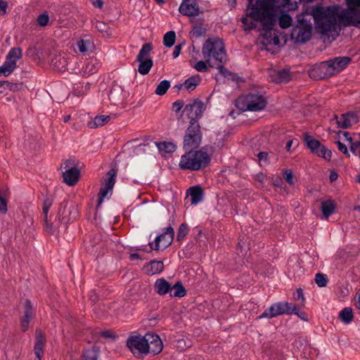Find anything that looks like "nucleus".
Segmentation results:
<instances>
[{"mask_svg": "<svg viewBox=\"0 0 360 360\" xmlns=\"http://www.w3.org/2000/svg\"><path fill=\"white\" fill-rule=\"evenodd\" d=\"M248 0L245 9V16L241 18L244 25V30L250 31L257 27V24L253 21H249L248 18L253 20H263L266 27H271L278 14L283 12L282 0Z\"/></svg>", "mask_w": 360, "mask_h": 360, "instance_id": "1", "label": "nucleus"}, {"mask_svg": "<svg viewBox=\"0 0 360 360\" xmlns=\"http://www.w3.org/2000/svg\"><path fill=\"white\" fill-rule=\"evenodd\" d=\"M179 163L180 169L184 170L198 171L207 167L211 162L210 155L202 150H184Z\"/></svg>", "mask_w": 360, "mask_h": 360, "instance_id": "2", "label": "nucleus"}, {"mask_svg": "<svg viewBox=\"0 0 360 360\" xmlns=\"http://www.w3.org/2000/svg\"><path fill=\"white\" fill-rule=\"evenodd\" d=\"M202 53L210 68L214 67V64L211 63V56L218 63H226V53L224 43L219 38L207 39L203 44Z\"/></svg>", "mask_w": 360, "mask_h": 360, "instance_id": "3", "label": "nucleus"}, {"mask_svg": "<svg viewBox=\"0 0 360 360\" xmlns=\"http://www.w3.org/2000/svg\"><path fill=\"white\" fill-rule=\"evenodd\" d=\"M266 105V98L257 93H249L236 100V106L241 111H260L264 110Z\"/></svg>", "mask_w": 360, "mask_h": 360, "instance_id": "4", "label": "nucleus"}, {"mask_svg": "<svg viewBox=\"0 0 360 360\" xmlns=\"http://www.w3.org/2000/svg\"><path fill=\"white\" fill-rule=\"evenodd\" d=\"M303 15L304 13L297 15V25L291 31V39L296 43L304 44L311 38V24Z\"/></svg>", "mask_w": 360, "mask_h": 360, "instance_id": "5", "label": "nucleus"}, {"mask_svg": "<svg viewBox=\"0 0 360 360\" xmlns=\"http://www.w3.org/2000/svg\"><path fill=\"white\" fill-rule=\"evenodd\" d=\"M79 217L77 206L74 203L69 204L68 201L64 200L58 208L57 218L53 222L56 225V230L60 227L62 223L67 225L68 223L75 221ZM66 228V226H65Z\"/></svg>", "mask_w": 360, "mask_h": 360, "instance_id": "6", "label": "nucleus"}, {"mask_svg": "<svg viewBox=\"0 0 360 360\" xmlns=\"http://www.w3.org/2000/svg\"><path fill=\"white\" fill-rule=\"evenodd\" d=\"M127 347L137 358H141L150 353L147 333L145 335L133 334L127 340Z\"/></svg>", "mask_w": 360, "mask_h": 360, "instance_id": "7", "label": "nucleus"}, {"mask_svg": "<svg viewBox=\"0 0 360 360\" xmlns=\"http://www.w3.org/2000/svg\"><path fill=\"white\" fill-rule=\"evenodd\" d=\"M202 134L199 124L189 123L183 141L184 150L197 149L200 147Z\"/></svg>", "mask_w": 360, "mask_h": 360, "instance_id": "8", "label": "nucleus"}, {"mask_svg": "<svg viewBox=\"0 0 360 360\" xmlns=\"http://www.w3.org/2000/svg\"><path fill=\"white\" fill-rule=\"evenodd\" d=\"M303 141L310 152L326 161H330L332 158V151L328 149L318 139L307 133L303 134Z\"/></svg>", "mask_w": 360, "mask_h": 360, "instance_id": "9", "label": "nucleus"}, {"mask_svg": "<svg viewBox=\"0 0 360 360\" xmlns=\"http://www.w3.org/2000/svg\"><path fill=\"white\" fill-rule=\"evenodd\" d=\"M338 18L344 27L360 28V9L355 6H348L347 8L342 10L338 14Z\"/></svg>", "mask_w": 360, "mask_h": 360, "instance_id": "10", "label": "nucleus"}, {"mask_svg": "<svg viewBox=\"0 0 360 360\" xmlns=\"http://www.w3.org/2000/svg\"><path fill=\"white\" fill-rule=\"evenodd\" d=\"M152 50L153 45L150 43H146L142 46L136 57V60L139 63L138 71L141 75H147L153 65V61L149 56Z\"/></svg>", "mask_w": 360, "mask_h": 360, "instance_id": "11", "label": "nucleus"}, {"mask_svg": "<svg viewBox=\"0 0 360 360\" xmlns=\"http://www.w3.org/2000/svg\"><path fill=\"white\" fill-rule=\"evenodd\" d=\"M205 103L199 98H194L186 104L183 112L190 119L189 123L199 124L198 120L202 117L205 110Z\"/></svg>", "mask_w": 360, "mask_h": 360, "instance_id": "12", "label": "nucleus"}, {"mask_svg": "<svg viewBox=\"0 0 360 360\" xmlns=\"http://www.w3.org/2000/svg\"><path fill=\"white\" fill-rule=\"evenodd\" d=\"M309 77L314 80H321L334 75L328 61H323L313 65L308 70Z\"/></svg>", "mask_w": 360, "mask_h": 360, "instance_id": "13", "label": "nucleus"}, {"mask_svg": "<svg viewBox=\"0 0 360 360\" xmlns=\"http://www.w3.org/2000/svg\"><path fill=\"white\" fill-rule=\"evenodd\" d=\"M174 237V231L173 227L169 225L166 228V230L164 233L158 236L155 239V243H149L148 245L150 246V251L154 250L155 251H158L160 250V244L162 243L164 248H167L169 247Z\"/></svg>", "mask_w": 360, "mask_h": 360, "instance_id": "14", "label": "nucleus"}, {"mask_svg": "<svg viewBox=\"0 0 360 360\" xmlns=\"http://www.w3.org/2000/svg\"><path fill=\"white\" fill-rule=\"evenodd\" d=\"M336 15H338L337 11H333V13H329V16L315 22L317 32L322 34L331 32L335 29V25L337 22Z\"/></svg>", "mask_w": 360, "mask_h": 360, "instance_id": "15", "label": "nucleus"}, {"mask_svg": "<svg viewBox=\"0 0 360 360\" xmlns=\"http://www.w3.org/2000/svg\"><path fill=\"white\" fill-rule=\"evenodd\" d=\"M53 203V198L51 195L47 194L43 201L42 204V215L43 220L46 226V230L49 234H54L56 231V225H53V223L50 222L48 219V214L51 207Z\"/></svg>", "mask_w": 360, "mask_h": 360, "instance_id": "16", "label": "nucleus"}, {"mask_svg": "<svg viewBox=\"0 0 360 360\" xmlns=\"http://www.w3.org/2000/svg\"><path fill=\"white\" fill-rule=\"evenodd\" d=\"M269 77L274 83H287L292 79V73L290 68L271 69L269 70Z\"/></svg>", "mask_w": 360, "mask_h": 360, "instance_id": "17", "label": "nucleus"}, {"mask_svg": "<svg viewBox=\"0 0 360 360\" xmlns=\"http://www.w3.org/2000/svg\"><path fill=\"white\" fill-rule=\"evenodd\" d=\"M34 316V309L32 306L31 301L27 299L25 302L24 315L20 319V328L22 332H26L30 326V321Z\"/></svg>", "mask_w": 360, "mask_h": 360, "instance_id": "18", "label": "nucleus"}, {"mask_svg": "<svg viewBox=\"0 0 360 360\" xmlns=\"http://www.w3.org/2000/svg\"><path fill=\"white\" fill-rule=\"evenodd\" d=\"M46 342V338L44 333L41 329H37L35 331V343L34 352L38 360H41L44 355V348Z\"/></svg>", "mask_w": 360, "mask_h": 360, "instance_id": "19", "label": "nucleus"}, {"mask_svg": "<svg viewBox=\"0 0 360 360\" xmlns=\"http://www.w3.org/2000/svg\"><path fill=\"white\" fill-rule=\"evenodd\" d=\"M179 11L182 15L186 16H196L200 12L195 0H183Z\"/></svg>", "mask_w": 360, "mask_h": 360, "instance_id": "20", "label": "nucleus"}, {"mask_svg": "<svg viewBox=\"0 0 360 360\" xmlns=\"http://www.w3.org/2000/svg\"><path fill=\"white\" fill-rule=\"evenodd\" d=\"M148 345L150 353L153 355L160 354L163 349V343L158 334L147 333Z\"/></svg>", "mask_w": 360, "mask_h": 360, "instance_id": "21", "label": "nucleus"}, {"mask_svg": "<svg viewBox=\"0 0 360 360\" xmlns=\"http://www.w3.org/2000/svg\"><path fill=\"white\" fill-rule=\"evenodd\" d=\"M164 270V264L162 261L153 259L146 264L143 267V271L146 275L153 276L161 273Z\"/></svg>", "mask_w": 360, "mask_h": 360, "instance_id": "22", "label": "nucleus"}, {"mask_svg": "<svg viewBox=\"0 0 360 360\" xmlns=\"http://www.w3.org/2000/svg\"><path fill=\"white\" fill-rule=\"evenodd\" d=\"M351 58L348 56H339L333 59L328 60L331 68L333 69V74L335 72H340L345 69L347 65L351 62Z\"/></svg>", "mask_w": 360, "mask_h": 360, "instance_id": "23", "label": "nucleus"}, {"mask_svg": "<svg viewBox=\"0 0 360 360\" xmlns=\"http://www.w3.org/2000/svg\"><path fill=\"white\" fill-rule=\"evenodd\" d=\"M80 171L72 167L63 173V181L68 186H74L79 180Z\"/></svg>", "mask_w": 360, "mask_h": 360, "instance_id": "24", "label": "nucleus"}, {"mask_svg": "<svg viewBox=\"0 0 360 360\" xmlns=\"http://www.w3.org/2000/svg\"><path fill=\"white\" fill-rule=\"evenodd\" d=\"M22 50L20 47H13L10 49L6 57V62L8 64H11L13 65L11 68L13 70L17 67V61L22 58Z\"/></svg>", "mask_w": 360, "mask_h": 360, "instance_id": "25", "label": "nucleus"}, {"mask_svg": "<svg viewBox=\"0 0 360 360\" xmlns=\"http://www.w3.org/2000/svg\"><path fill=\"white\" fill-rule=\"evenodd\" d=\"M154 290L160 295H165L167 293L172 292V287L166 279L161 278L155 281L154 283Z\"/></svg>", "mask_w": 360, "mask_h": 360, "instance_id": "26", "label": "nucleus"}, {"mask_svg": "<svg viewBox=\"0 0 360 360\" xmlns=\"http://www.w3.org/2000/svg\"><path fill=\"white\" fill-rule=\"evenodd\" d=\"M187 193L191 195V201L192 205H196L203 200L204 192L202 187L199 185L190 187Z\"/></svg>", "mask_w": 360, "mask_h": 360, "instance_id": "27", "label": "nucleus"}, {"mask_svg": "<svg viewBox=\"0 0 360 360\" xmlns=\"http://www.w3.org/2000/svg\"><path fill=\"white\" fill-rule=\"evenodd\" d=\"M333 9H328V12L322 6H316L311 8L310 13L306 11V14H311L313 15L314 22H316L321 19H323L329 16V13H333ZM304 14V13H303Z\"/></svg>", "mask_w": 360, "mask_h": 360, "instance_id": "28", "label": "nucleus"}, {"mask_svg": "<svg viewBox=\"0 0 360 360\" xmlns=\"http://www.w3.org/2000/svg\"><path fill=\"white\" fill-rule=\"evenodd\" d=\"M100 352V347L94 345L83 351L81 360H98Z\"/></svg>", "mask_w": 360, "mask_h": 360, "instance_id": "29", "label": "nucleus"}, {"mask_svg": "<svg viewBox=\"0 0 360 360\" xmlns=\"http://www.w3.org/2000/svg\"><path fill=\"white\" fill-rule=\"evenodd\" d=\"M124 96L123 88L118 84L113 83L108 94L110 100L117 102L122 100Z\"/></svg>", "mask_w": 360, "mask_h": 360, "instance_id": "30", "label": "nucleus"}, {"mask_svg": "<svg viewBox=\"0 0 360 360\" xmlns=\"http://www.w3.org/2000/svg\"><path fill=\"white\" fill-rule=\"evenodd\" d=\"M336 205L334 200H328L321 202V210L323 215L328 218L332 214L335 212Z\"/></svg>", "mask_w": 360, "mask_h": 360, "instance_id": "31", "label": "nucleus"}, {"mask_svg": "<svg viewBox=\"0 0 360 360\" xmlns=\"http://www.w3.org/2000/svg\"><path fill=\"white\" fill-rule=\"evenodd\" d=\"M110 120L109 115H96L93 120L88 122L87 125L89 128L94 129L105 125Z\"/></svg>", "mask_w": 360, "mask_h": 360, "instance_id": "32", "label": "nucleus"}, {"mask_svg": "<svg viewBox=\"0 0 360 360\" xmlns=\"http://www.w3.org/2000/svg\"><path fill=\"white\" fill-rule=\"evenodd\" d=\"M94 25L96 30L101 33L103 37H110L112 35V30L108 23L103 21L96 20Z\"/></svg>", "mask_w": 360, "mask_h": 360, "instance_id": "33", "label": "nucleus"}, {"mask_svg": "<svg viewBox=\"0 0 360 360\" xmlns=\"http://www.w3.org/2000/svg\"><path fill=\"white\" fill-rule=\"evenodd\" d=\"M107 178L104 179L103 186L112 190L116 181L117 169L111 168L106 174Z\"/></svg>", "mask_w": 360, "mask_h": 360, "instance_id": "34", "label": "nucleus"}, {"mask_svg": "<svg viewBox=\"0 0 360 360\" xmlns=\"http://www.w3.org/2000/svg\"><path fill=\"white\" fill-rule=\"evenodd\" d=\"M278 310L281 311L280 315L283 314H292L293 309H295V304L288 302H278Z\"/></svg>", "mask_w": 360, "mask_h": 360, "instance_id": "35", "label": "nucleus"}, {"mask_svg": "<svg viewBox=\"0 0 360 360\" xmlns=\"http://www.w3.org/2000/svg\"><path fill=\"white\" fill-rule=\"evenodd\" d=\"M278 302L274 303L270 307L266 309L260 316L257 317V319H271L273 317H276L279 316V311L277 309Z\"/></svg>", "mask_w": 360, "mask_h": 360, "instance_id": "36", "label": "nucleus"}, {"mask_svg": "<svg viewBox=\"0 0 360 360\" xmlns=\"http://www.w3.org/2000/svg\"><path fill=\"white\" fill-rule=\"evenodd\" d=\"M278 21L279 26L282 29H286L290 27L292 23V18L288 14L285 13L283 11L280 14H278V18L276 20V22Z\"/></svg>", "mask_w": 360, "mask_h": 360, "instance_id": "37", "label": "nucleus"}, {"mask_svg": "<svg viewBox=\"0 0 360 360\" xmlns=\"http://www.w3.org/2000/svg\"><path fill=\"white\" fill-rule=\"evenodd\" d=\"M339 318L345 324H349L353 320L354 314L351 307H345L339 313Z\"/></svg>", "mask_w": 360, "mask_h": 360, "instance_id": "38", "label": "nucleus"}, {"mask_svg": "<svg viewBox=\"0 0 360 360\" xmlns=\"http://www.w3.org/2000/svg\"><path fill=\"white\" fill-rule=\"evenodd\" d=\"M334 119L336 120V124L338 128L347 129L352 127L350 119L347 117L345 113L341 115L340 119H338L337 115H335Z\"/></svg>", "mask_w": 360, "mask_h": 360, "instance_id": "39", "label": "nucleus"}, {"mask_svg": "<svg viewBox=\"0 0 360 360\" xmlns=\"http://www.w3.org/2000/svg\"><path fill=\"white\" fill-rule=\"evenodd\" d=\"M172 287L174 292L170 293V297H183L186 295V290L181 281H177Z\"/></svg>", "mask_w": 360, "mask_h": 360, "instance_id": "40", "label": "nucleus"}, {"mask_svg": "<svg viewBox=\"0 0 360 360\" xmlns=\"http://www.w3.org/2000/svg\"><path fill=\"white\" fill-rule=\"evenodd\" d=\"M200 77L198 75H197L186 79L184 83V85L186 89L189 91H193L200 84Z\"/></svg>", "mask_w": 360, "mask_h": 360, "instance_id": "41", "label": "nucleus"}, {"mask_svg": "<svg viewBox=\"0 0 360 360\" xmlns=\"http://www.w3.org/2000/svg\"><path fill=\"white\" fill-rule=\"evenodd\" d=\"M252 21L255 22L256 24H257V22H259L261 23L262 30L264 32V33L263 34V39H264L263 41L268 42V41H271L274 37L271 33V31L274 30V27L276 25V22H274L272 26L269 28V27H266L264 25V21H263V20H252Z\"/></svg>", "mask_w": 360, "mask_h": 360, "instance_id": "42", "label": "nucleus"}, {"mask_svg": "<svg viewBox=\"0 0 360 360\" xmlns=\"http://www.w3.org/2000/svg\"><path fill=\"white\" fill-rule=\"evenodd\" d=\"M157 146L160 151H165L167 153H172L175 151L176 146L172 142L162 141L157 143Z\"/></svg>", "mask_w": 360, "mask_h": 360, "instance_id": "43", "label": "nucleus"}, {"mask_svg": "<svg viewBox=\"0 0 360 360\" xmlns=\"http://www.w3.org/2000/svg\"><path fill=\"white\" fill-rule=\"evenodd\" d=\"M170 87V82L168 80L161 81L157 86L155 93L158 96L165 95Z\"/></svg>", "mask_w": 360, "mask_h": 360, "instance_id": "44", "label": "nucleus"}, {"mask_svg": "<svg viewBox=\"0 0 360 360\" xmlns=\"http://www.w3.org/2000/svg\"><path fill=\"white\" fill-rule=\"evenodd\" d=\"M224 64L225 63H219L217 65H214V68H217L219 70V73L224 77H231V79L233 80H236L238 76L236 75L233 74L231 71L226 69L224 65Z\"/></svg>", "mask_w": 360, "mask_h": 360, "instance_id": "45", "label": "nucleus"}, {"mask_svg": "<svg viewBox=\"0 0 360 360\" xmlns=\"http://www.w3.org/2000/svg\"><path fill=\"white\" fill-rule=\"evenodd\" d=\"M176 40V33L174 31L167 32L163 38V44L166 47H172Z\"/></svg>", "mask_w": 360, "mask_h": 360, "instance_id": "46", "label": "nucleus"}, {"mask_svg": "<svg viewBox=\"0 0 360 360\" xmlns=\"http://www.w3.org/2000/svg\"><path fill=\"white\" fill-rule=\"evenodd\" d=\"M192 32L195 38H200L206 35L207 28L203 27L202 23H200L193 27Z\"/></svg>", "mask_w": 360, "mask_h": 360, "instance_id": "47", "label": "nucleus"}, {"mask_svg": "<svg viewBox=\"0 0 360 360\" xmlns=\"http://www.w3.org/2000/svg\"><path fill=\"white\" fill-rule=\"evenodd\" d=\"M189 231L188 226L186 223H182L177 231L176 240L181 241L188 234Z\"/></svg>", "mask_w": 360, "mask_h": 360, "instance_id": "48", "label": "nucleus"}, {"mask_svg": "<svg viewBox=\"0 0 360 360\" xmlns=\"http://www.w3.org/2000/svg\"><path fill=\"white\" fill-rule=\"evenodd\" d=\"M0 87L9 89L13 91H18L20 90L21 85L18 83H12L6 80L0 81Z\"/></svg>", "mask_w": 360, "mask_h": 360, "instance_id": "49", "label": "nucleus"}, {"mask_svg": "<svg viewBox=\"0 0 360 360\" xmlns=\"http://www.w3.org/2000/svg\"><path fill=\"white\" fill-rule=\"evenodd\" d=\"M328 279L326 274L322 273H317L315 276V283L320 287H326L328 284Z\"/></svg>", "mask_w": 360, "mask_h": 360, "instance_id": "50", "label": "nucleus"}, {"mask_svg": "<svg viewBox=\"0 0 360 360\" xmlns=\"http://www.w3.org/2000/svg\"><path fill=\"white\" fill-rule=\"evenodd\" d=\"M49 16L47 11L39 15L37 18V22L41 27H45L49 24Z\"/></svg>", "mask_w": 360, "mask_h": 360, "instance_id": "51", "label": "nucleus"}, {"mask_svg": "<svg viewBox=\"0 0 360 360\" xmlns=\"http://www.w3.org/2000/svg\"><path fill=\"white\" fill-rule=\"evenodd\" d=\"M112 190L110 189V188H108L105 186H102L101 188H100V191H99V193H98V204H97V207H99L104 198L107 196L108 193L109 192H111Z\"/></svg>", "mask_w": 360, "mask_h": 360, "instance_id": "52", "label": "nucleus"}, {"mask_svg": "<svg viewBox=\"0 0 360 360\" xmlns=\"http://www.w3.org/2000/svg\"><path fill=\"white\" fill-rule=\"evenodd\" d=\"M12 66L13 65H11V64H8L6 61H4V64L0 67V76H9L14 71L11 68Z\"/></svg>", "mask_w": 360, "mask_h": 360, "instance_id": "53", "label": "nucleus"}, {"mask_svg": "<svg viewBox=\"0 0 360 360\" xmlns=\"http://www.w3.org/2000/svg\"><path fill=\"white\" fill-rule=\"evenodd\" d=\"M350 151L360 159V141H353L349 143Z\"/></svg>", "mask_w": 360, "mask_h": 360, "instance_id": "54", "label": "nucleus"}, {"mask_svg": "<svg viewBox=\"0 0 360 360\" xmlns=\"http://www.w3.org/2000/svg\"><path fill=\"white\" fill-rule=\"evenodd\" d=\"M207 63V62L206 60L205 61L200 60L195 63L194 68L198 72H205L208 70Z\"/></svg>", "mask_w": 360, "mask_h": 360, "instance_id": "55", "label": "nucleus"}, {"mask_svg": "<svg viewBox=\"0 0 360 360\" xmlns=\"http://www.w3.org/2000/svg\"><path fill=\"white\" fill-rule=\"evenodd\" d=\"M90 44L89 41L84 40V39H80L77 42V47L79 49V51L81 53H84L88 49V46Z\"/></svg>", "mask_w": 360, "mask_h": 360, "instance_id": "56", "label": "nucleus"}, {"mask_svg": "<svg viewBox=\"0 0 360 360\" xmlns=\"http://www.w3.org/2000/svg\"><path fill=\"white\" fill-rule=\"evenodd\" d=\"M283 179L290 185L294 184L293 174L290 169H286L283 172Z\"/></svg>", "mask_w": 360, "mask_h": 360, "instance_id": "57", "label": "nucleus"}, {"mask_svg": "<svg viewBox=\"0 0 360 360\" xmlns=\"http://www.w3.org/2000/svg\"><path fill=\"white\" fill-rule=\"evenodd\" d=\"M335 143L337 145L338 150L341 153H342L344 155H345L347 158L350 157V154H349L347 147L345 144L342 143L340 141H336Z\"/></svg>", "mask_w": 360, "mask_h": 360, "instance_id": "58", "label": "nucleus"}, {"mask_svg": "<svg viewBox=\"0 0 360 360\" xmlns=\"http://www.w3.org/2000/svg\"><path fill=\"white\" fill-rule=\"evenodd\" d=\"M292 314L297 315L300 319L304 321H309L307 314L304 311H300L296 304L295 309H293Z\"/></svg>", "mask_w": 360, "mask_h": 360, "instance_id": "59", "label": "nucleus"}, {"mask_svg": "<svg viewBox=\"0 0 360 360\" xmlns=\"http://www.w3.org/2000/svg\"><path fill=\"white\" fill-rule=\"evenodd\" d=\"M279 43H280L279 37H278V36L275 34V35H274V37L271 41H268V42L262 41V46H264V49L267 50L266 46L268 45H271V44L278 45Z\"/></svg>", "mask_w": 360, "mask_h": 360, "instance_id": "60", "label": "nucleus"}, {"mask_svg": "<svg viewBox=\"0 0 360 360\" xmlns=\"http://www.w3.org/2000/svg\"><path fill=\"white\" fill-rule=\"evenodd\" d=\"M184 105V101L183 100H177L172 104V110L175 112H179Z\"/></svg>", "mask_w": 360, "mask_h": 360, "instance_id": "61", "label": "nucleus"}, {"mask_svg": "<svg viewBox=\"0 0 360 360\" xmlns=\"http://www.w3.org/2000/svg\"><path fill=\"white\" fill-rule=\"evenodd\" d=\"M271 183L275 187L281 188L283 184V181L282 178L278 176H273L271 177Z\"/></svg>", "mask_w": 360, "mask_h": 360, "instance_id": "62", "label": "nucleus"}, {"mask_svg": "<svg viewBox=\"0 0 360 360\" xmlns=\"http://www.w3.org/2000/svg\"><path fill=\"white\" fill-rule=\"evenodd\" d=\"M100 335L101 337H103L104 338H110L112 340H116V339L117 338V336L115 333H112L109 330L101 331Z\"/></svg>", "mask_w": 360, "mask_h": 360, "instance_id": "63", "label": "nucleus"}, {"mask_svg": "<svg viewBox=\"0 0 360 360\" xmlns=\"http://www.w3.org/2000/svg\"><path fill=\"white\" fill-rule=\"evenodd\" d=\"M257 156L259 162L264 161L265 163H269V153L267 152H259Z\"/></svg>", "mask_w": 360, "mask_h": 360, "instance_id": "64", "label": "nucleus"}]
</instances>
